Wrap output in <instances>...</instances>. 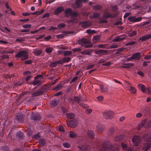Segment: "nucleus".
Segmentation results:
<instances>
[{"mask_svg":"<svg viewBox=\"0 0 151 151\" xmlns=\"http://www.w3.org/2000/svg\"><path fill=\"white\" fill-rule=\"evenodd\" d=\"M119 149L118 145H113L110 141L106 140L102 143L99 151H118Z\"/></svg>","mask_w":151,"mask_h":151,"instance_id":"1","label":"nucleus"},{"mask_svg":"<svg viewBox=\"0 0 151 151\" xmlns=\"http://www.w3.org/2000/svg\"><path fill=\"white\" fill-rule=\"evenodd\" d=\"M65 17H68L70 16V19L67 22L68 24L77 23L78 22V14L77 12H72V9L71 8H68L65 10Z\"/></svg>","mask_w":151,"mask_h":151,"instance_id":"2","label":"nucleus"},{"mask_svg":"<svg viewBox=\"0 0 151 151\" xmlns=\"http://www.w3.org/2000/svg\"><path fill=\"white\" fill-rule=\"evenodd\" d=\"M144 139L146 141L149 142L144 144L142 149L145 151H147L151 147L150 143L149 142L151 141V134H150L145 135L144 136Z\"/></svg>","mask_w":151,"mask_h":151,"instance_id":"3","label":"nucleus"},{"mask_svg":"<svg viewBox=\"0 0 151 151\" xmlns=\"http://www.w3.org/2000/svg\"><path fill=\"white\" fill-rule=\"evenodd\" d=\"M28 52L25 50H21L19 51L15 55L16 58H22L21 60H24L27 59L28 58Z\"/></svg>","mask_w":151,"mask_h":151,"instance_id":"4","label":"nucleus"},{"mask_svg":"<svg viewBox=\"0 0 151 151\" xmlns=\"http://www.w3.org/2000/svg\"><path fill=\"white\" fill-rule=\"evenodd\" d=\"M151 126L150 123H147L145 120L142 121L141 123L139 124L137 126V128L138 130H140L142 127H144L145 128H149Z\"/></svg>","mask_w":151,"mask_h":151,"instance_id":"5","label":"nucleus"},{"mask_svg":"<svg viewBox=\"0 0 151 151\" xmlns=\"http://www.w3.org/2000/svg\"><path fill=\"white\" fill-rule=\"evenodd\" d=\"M104 117L106 119H109L112 118L113 116V112L111 111H105L103 113Z\"/></svg>","mask_w":151,"mask_h":151,"instance_id":"6","label":"nucleus"},{"mask_svg":"<svg viewBox=\"0 0 151 151\" xmlns=\"http://www.w3.org/2000/svg\"><path fill=\"white\" fill-rule=\"evenodd\" d=\"M15 118L19 122L22 123L24 120V116L20 113H18L17 114Z\"/></svg>","mask_w":151,"mask_h":151,"instance_id":"7","label":"nucleus"},{"mask_svg":"<svg viewBox=\"0 0 151 151\" xmlns=\"http://www.w3.org/2000/svg\"><path fill=\"white\" fill-rule=\"evenodd\" d=\"M132 142L135 146H137L140 142V137L139 136L135 135L132 139Z\"/></svg>","mask_w":151,"mask_h":151,"instance_id":"8","label":"nucleus"},{"mask_svg":"<svg viewBox=\"0 0 151 151\" xmlns=\"http://www.w3.org/2000/svg\"><path fill=\"white\" fill-rule=\"evenodd\" d=\"M142 19L141 17H136L135 16H130L128 18V20L131 22H140Z\"/></svg>","mask_w":151,"mask_h":151,"instance_id":"9","label":"nucleus"},{"mask_svg":"<svg viewBox=\"0 0 151 151\" xmlns=\"http://www.w3.org/2000/svg\"><path fill=\"white\" fill-rule=\"evenodd\" d=\"M67 126L69 127H74L77 125V122L76 120L73 119L70 121H68L66 122Z\"/></svg>","mask_w":151,"mask_h":151,"instance_id":"10","label":"nucleus"},{"mask_svg":"<svg viewBox=\"0 0 151 151\" xmlns=\"http://www.w3.org/2000/svg\"><path fill=\"white\" fill-rule=\"evenodd\" d=\"M63 35L60 34L56 35V37L58 39H63L64 37V35H66L68 34H72L73 33L72 31H63Z\"/></svg>","mask_w":151,"mask_h":151,"instance_id":"11","label":"nucleus"},{"mask_svg":"<svg viewBox=\"0 0 151 151\" xmlns=\"http://www.w3.org/2000/svg\"><path fill=\"white\" fill-rule=\"evenodd\" d=\"M40 116L37 112H33L31 117V119L32 120H36L40 119Z\"/></svg>","mask_w":151,"mask_h":151,"instance_id":"12","label":"nucleus"},{"mask_svg":"<svg viewBox=\"0 0 151 151\" xmlns=\"http://www.w3.org/2000/svg\"><path fill=\"white\" fill-rule=\"evenodd\" d=\"M80 25L83 27L86 28L91 25V23L89 21H84L80 22Z\"/></svg>","mask_w":151,"mask_h":151,"instance_id":"13","label":"nucleus"},{"mask_svg":"<svg viewBox=\"0 0 151 151\" xmlns=\"http://www.w3.org/2000/svg\"><path fill=\"white\" fill-rule=\"evenodd\" d=\"M132 58L133 60H138L141 58V55L140 52H137L133 54L132 55Z\"/></svg>","mask_w":151,"mask_h":151,"instance_id":"14","label":"nucleus"},{"mask_svg":"<svg viewBox=\"0 0 151 151\" xmlns=\"http://www.w3.org/2000/svg\"><path fill=\"white\" fill-rule=\"evenodd\" d=\"M103 18L105 19H107L109 18H112L113 17L112 16L111 13L106 11L104 12L103 14Z\"/></svg>","mask_w":151,"mask_h":151,"instance_id":"15","label":"nucleus"},{"mask_svg":"<svg viewBox=\"0 0 151 151\" xmlns=\"http://www.w3.org/2000/svg\"><path fill=\"white\" fill-rule=\"evenodd\" d=\"M125 38V36L124 35H121L114 38L113 41L114 42H120L124 40Z\"/></svg>","mask_w":151,"mask_h":151,"instance_id":"16","label":"nucleus"},{"mask_svg":"<svg viewBox=\"0 0 151 151\" xmlns=\"http://www.w3.org/2000/svg\"><path fill=\"white\" fill-rule=\"evenodd\" d=\"M88 42L89 40H87L86 38H83L78 40V42L79 44L84 46L85 44L88 43Z\"/></svg>","mask_w":151,"mask_h":151,"instance_id":"17","label":"nucleus"},{"mask_svg":"<svg viewBox=\"0 0 151 151\" xmlns=\"http://www.w3.org/2000/svg\"><path fill=\"white\" fill-rule=\"evenodd\" d=\"M92 52V50L90 49L84 50L83 51L80 52V53L83 55H91Z\"/></svg>","mask_w":151,"mask_h":151,"instance_id":"18","label":"nucleus"},{"mask_svg":"<svg viewBox=\"0 0 151 151\" xmlns=\"http://www.w3.org/2000/svg\"><path fill=\"white\" fill-rule=\"evenodd\" d=\"M151 38V34H149L140 37L138 40V41L141 40L142 41H145L146 40Z\"/></svg>","mask_w":151,"mask_h":151,"instance_id":"19","label":"nucleus"},{"mask_svg":"<svg viewBox=\"0 0 151 151\" xmlns=\"http://www.w3.org/2000/svg\"><path fill=\"white\" fill-rule=\"evenodd\" d=\"M64 10V8L63 6H60L56 8L55 10L54 14L56 15H58L59 13Z\"/></svg>","mask_w":151,"mask_h":151,"instance_id":"20","label":"nucleus"},{"mask_svg":"<svg viewBox=\"0 0 151 151\" xmlns=\"http://www.w3.org/2000/svg\"><path fill=\"white\" fill-rule=\"evenodd\" d=\"M59 100L57 99H54L51 101L50 104L51 106L55 107L57 106L59 103Z\"/></svg>","mask_w":151,"mask_h":151,"instance_id":"21","label":"nucleus"},{"mask_svg":"<svg viewBox=\"0 0 151 151\" xmlns=\"http://www.w3.org/2000/svg\"><path fill=\"white\" fill-rule=\"evenodd\" d=\"M43 93V91L40 89H38L32 93L33 96H36L41 95Z\"/></svg>","mask_w":151,"mask_h":151,"instance_id":"22","label":"nucleus"},{"mask_svg":"<svg viewBox=\"0 0 151 151\" xmlns=\"http://www.w3.org/2000/svg\"><path fill=\"white\" fill-rule=\"evenodd\" d=\"M138 87L139 89L141 90V91L143 93L146 92V88L145 86L143 84H139L138 85Z\"/></svg>","mask_w":151,"mask_h":151,"instance_id":"23","label":"nucleus"},{"mask_svg":"<svg viewBox=\"0 0 151 151\" xmlns=\"http://www.w3.org/2000/svg\"><path fill=\"white\" fill-rule=\"evenodd\" d=\"M30 84L33 85L34 86L36 85L39 86L41 85V82L40 80H34L30 83Z\"/></svg>","mask_w":151,"mask_h":151,"instance_id":"24","label":"nucleus"},{"mask_svg":"<svg viewBox=\"0 0 151 151\" xmlns=\"http://www.w3.org/2000/svg\"><path fill=\"white\" fill-rule=\"evenodd\" d=\"M108 51L104 50H99L96 52L97 54H101L102 55H105L107 54Z\"/></svg>","mask_w":151,"mask_h":151,"instance_id":"25","label":"nucleus"},{"mask_svg":"<svg viewBox=\"0 0 151 151\" xmlns=\"http://www.w3.org/2000/svg\"><path fill=\"white\" fill-rule=\"evenodd\" d=\"M74 99L76 103L80 105V102L82 101L81 97V96H75L74 97Z\"/></svg>","mask_w":151,"mask_h":151,"instance_id":"26","label":"nucleus"},{"mask_svg":"<svg viewBox=\"0 0 151 151\" xmlns=\"http://www.w3.org/2000/svg\"><path fill=\"white\" fill-rule=\"evenodd\" d=\"M87 135L89 138L93 139L94 137V134L92 131L89 130L88 131Z\"/></svg>","mask_w":151,"mask_h":151,"instance_id":"27","label":"nucleus"},{"mask_svg":"<svg viewBox=\"0 0 151 151\" xmlns=\"http://www.w3.org/2000/svg\"><path fill=\"white\" fill-rule=\"evenodd\" d=\"M104 129L103 126L102 124H100L97 127V131L99 133H101L103 131Z\"/></svg>","mask_w":151,"mask_h":151,"instance_id":"28","label":"nucleus"},{"mask_svg":"<svg viewBox=\"0 0 151 151\" xmlns=\"http://www.w3.org/2000/svg\"><path fill=\"white\" fill-rule=\"evenodd\" d=\"M100 87L101 92H105L107 91L108 87L107 86L103 85H101Z\"/></svg>","mask_w":151,"mask_h":151,"instance_id":"29","label":"nucleus"},{"mask_svg":"<svg viewBox=\"0 0 151 151\" xmlns=\"http://www.w3.org/2000/svg\"><path fill=\"white\" fill-rule=\"evenodd\" d=\"M69 137L71 138H74L76 137L77 136V134L76 133L72 132L69 131Z\"/></svg>","mask_w":151,"mask_h":151,"instance_id":"30","label":"nucleus"},{"mask_svg":"<svg viewBox=\"0 0 151 151\" xmlns=\"http://www.w3.org/2000/svg\"><path fill=\"white\" fill-rule=\"evenodd\" d=\"M16 136L17 138H19L20 139H22L23 138V133L21 131L18 132L17 133Z\"/></svg>","mask_w":151,"mask_h":151,"instance_id":"31","label":"nucleus"},{"mask_svg":"<svg viewBox=\"0 0 151 151\" xmlns=\"http://www.w3.org/2000/svg\"><path fill=\"white\" fill-rule=\"evenodd\" d=\"M134 64L132 63H125L124 64V66H122V67L124 68H128L132 66Z\"/></svg>","mask_w":151,"mask_h":151,"instance_id":"32","label":"nucleus"},{"mask_svg":"<svg viewBox=\"0 0 151 151\" xmlns=\"http://www.w3.org/2000/svg\"><path fill=\"white\" fill-rule=\"evenodd\" d=\"M82 2L81 0H76L75 1L76 6L78 8L81 7L82 6Z\"/></svg>","mask_w":151,"mask_h":151,"instance_id":"33","label":"nucleus"},{"mask_svg":"<svg viewBox=\"0 0 151 151\" xmlns=\"http://www.w3.org/2000/svg\"><path fill=\"white\" fill-rule=\"evenodd\" d=\"M53 50V48L49 47L46 48L45 49V51L47 53H50Z\"/></svg>","mask_w":151,"mask_h":151,"instance_id":"34","label":"nucleus"},{"mask_svg":"<svg viewBox=\"0 0 151 151\" xmlns=\"http://www.w3.org/2000/svg\"><path fill=\"white\" fill-rule=\"evenodd\" d=\"M66 116L69 119H72L75 117V115L74 114L71 113L66 114Z\"/></svg>","mask_w":151,"mask_h":151,"instance_id":"35","label":"nucleus"},{"mask_svg":"<svg viewBox=\"0 0 151 151\" xmlns=\"http://www.w3.org/2000/svg\"><path fill=\"white\" fill-rule=\"evenodd\" d=\"M66 24L62 23L59 24L57 26L58 29H60L61 28H64L66 26Z\"/></svg>","mask_w":151,"mask_h":151,"instance_id":"36","label":"nucleus"},{"mask_svg":"<svg viewBox=\"0 0 151 151\" xmlns=\"http://www.w3.org/2000/svg\"><path fill=\"white\" fill-rule=\"evenodd\" d=\"M125 48L123 47L119 49H118L117 50H115L116 51L115 52V53L116 54H117L119 53H120L121 52L123 51V50H124Z\"/></svg>","mask_w":151,"mask_h":151,"instance_id":"37","label":"nucleus"},{"mask_svg":"<svg viewBox=\"0 0 151 151\" xmlns=\"http://www.w3.org/2000/svg\"><path fill=\"white\" fill-rule=\"evenodd\" d=\"M63 145L64 147L66 148H69L71 147V144L70 143L67 142L63 143Z\"/></svg>","mask_w":151,"mask_h":151,"instance_id":"38","label":"nucleus"},{"mask_svg":"<svg viewBox=\"0 0 151 151\" xmlns=\"http://www.w3.org/2000/svg\"><path fill=\"white\" fill-rule=\"evenodd\" d=\"M100 39V37L99 35L94 36L93 38V42H96L97 41L99 40Z\"/></svg>","mask_w":151,"mask_h":151,"instance_id":"39","label":"nucleus"},{"mask_svg":"<svg viewBox=\"0 0 151 151\" xmlns=\"http://www.w3.org/2000/svg\"><path fill=\"white\" fill-rule=\"evenodd\" d=\"M63 87V85L62 84H60L55 86L53 89V90H60Z\"/></svg>","mask_w":151,"mask_h":151,"instance_id":"40","label":"nucleus"},{"mask_svg":"<svg viewBox=\"0 0 151 151\" xmlns=\"http://www.w3.org/2000/svg\"><path fill=\"white\" fill-rule=\"evenodd\" d=\"M101 6L100 5H95L93 6V9L94 10H97L101 9Z\"/></svg>","mask_w":151,"mask_h":151,"instance_id":"41","label":"nucleus"},{"mask_svg":"<svg viewBox=\"0 0 151 151\" xmlns=\"http://www.w3.org/2000/svg\"><path fill=\"white\" fill-rule=\"evenodd\" d=\"M72 52L70 51L69 50L64 51L63 54L65 56L71 55Z\"/></svg>","mask_w":151,"mask_h":151,"instance_id":"42","label":"nucleus"},{"mask_svg":"<svg viewBox=\"0 0 151 151\" xmlns=\"http://www.w3.org/2000/svg\"><path fill=\"white\" fill-rule=\"evenodd\" d=\"M42 53V51L39 50H37L34 52V53L36 56H39Z\"/></svg>","mask_w":151,"mask_h":151,"instance_id":"43","label":"nucleus"},{"mask_svg":"<svg viewBox=\"0 0 151 151\" xmlns=\"http://www.w3.org/2000/svg\"><path fill=\"white\" fill-rule=\"evenodd\" d=\"M84 46L86 47L89 48L92 47L93 46V45L92 44L90 43V42L89 40V42L88 43L85 44Z\"/></svg>","mask_w":151,"mask_h":151,"instance_id":"44","label":"nucleus"},{"mask_svg":"<svg viewBox=\"0 0 151 151\" xmlns=\"http://www.w3.org/2000/svg\"><path fill=\"white\" fill-rule=\"evenodd\" d=\"M122 137L120 135L116 136L115 138L116 141H120L122 139Z\"/></svg>","mask_w":151,"mask_h":151,"instance_id":"45","label":"nucleus"},{"mask_svg":"<svg viewBox=\"0 0 151 151\" xmlns=\"http://www.w3.org/2000/svg\"><path fill=\"white\" fill-rule=\"evenodd\" d=\"M64 62L68 63L69 62L71 59V58L70 57H65L63 58Z\"/></svg>","mask_w":151,"mask_h":151,"instance_id":"46","label":"nucleus"},{"mask_svg":"<svg viewBox=\"0 0 151 151\" xmlns=\"http://www.w3.org/2000/svg\"><path fill=\"white\" fill-rule=\"evenodd\" d=\"M32 25L31 24H25L22 25V27L24 28H31Z\"/></svg>","mask_w":151,"mask_h":151,"instance_id":"47","label":"nucleus"},{"mask_svg":"<svg viewBox=\"0 0 151 151\" xmlns=\"http://www.w3.org/2000/svg\"><path fill=\"white\" fill-rule=\"evenodd\" d=\"M39 143L40 144L43 146L45 145V142L43 139H41L40 140Z\"/></svg>","mask_w":151,"mask_h":151,"instance_id":"48","label":"nucleus"},{"mask_svg":"<svg viewBox=\"0 0 151 151\" xmlns=\"http://www.w3.org/2000/svg\"><path fill=\"white\" fill-rule=\"evenodd\" d=\"M104 97L102 96H99L97 97V100L99 102H101L104 99Z\"/></svg>","mask_w":151,"mask_h":151,"instance_id":"49","label":"nucleus"},{"mask_svg":"<svg viewBox=\"0 0 151 151\" xmlns=\"http://www.w3.org/2000/svg\"><path fill=\"white\" fill-rule=\"evenodd\" d=\"M136 32L135 31H133L132 32L129 33V37H132L136 34Z\"/></svg>","mask_w":151,"mask_h":151,"instance_id":"50","label":"nucleus"},{"mask_svg":"<svg viewBox=\"0 0 151 151\" xmlns=\"http://www.w3.org/2000/svg\"><path fill=\"white\" fill-rule=\"evenodd\" d=\"M129 91L133 94H135L136 93V89L133 87H131L129 89Z\"/></svg>","mask_w":151,"mask_h":151,"instance_id":"51","label":"nucleus"},{"mask_svg":"<svg viewBox=\"0 0 151 151\" xmlns=\"http://www.w3.org/2000/svg\"><path fill=\"white\" fill-rule=\"evenodd\" d=\"M80 105L85 109H87L88 108V106L87 104L84 103H81L80 104Z\"/></svg>","mask_w":151,"mask_h":151,"instance_id":"52","label":"nucleus"},{"mask_svg":"<svg viewBox=\"0 0 151 151\" xmlns=\"http://www.w3.org/2000/svg\"><path fill=\"white\" fill-rule=\"evenodd\" d=\"M107 45L106 44H100L98 45V47L99 48H107L108 47H106Z\"/></svg>","mask_w":151,"mask_h":151,"instance_id":"53","label":"nucleus"},{"mask_svg":"<svg viewBox=\"0 0 151 151\" xmlns=\"http://www.w3.org/2000/svg\"><path fill=\"white\" fill-rule=\"evenodd\" d=\"M81 50V49H80V48H73L72 49V51L74 52H78Z\"/></svg>","mask_w":151,"mask_h":151,"instance_id":"54","label":"nucleus"},{"mask_svg":"<svg viewBox=\"0 0 151 151\" xmlns=\"http://www.w3.org/2000/svg\"><path fill=\"white\" fill-rule=\"evenodd\" d=\"M146 92L149 94H151V88L148 87L146 88Z\"/></svg>","mask_w":151,"mask_h":151,"instance_id":"55","label":"nucleus"},{"mask_svg":"<svg viewBox=\"0 0 151 151\" xmlns=\"http://www.w3.org/2000/svg\"><path fill=\"white\" fill-rule=\"evenodd\" d=\"M118 47L117 45L115 44H113L111 45L109 47H108V49L116 48Z\"/></svg>","mask_w":151,"mask_h":151,"instance_id":"56","label":"nucleus"},{"mask_svg":"<svg viewBox=\"0 0 151 151\" xmlns=\"http://www.w3.org/2000/svg\"><path fill=\"white\" fill-rule=\"evenodd\" d=\"M137 74L142 77H143L144 76L143 73L140 70H138L137 72Z\"/></svg>","mask_w":151,"mask_h":151,"instance_id":"57","label":"nucleus"},{"mask_svg":"<svg viewBox=\"0 0 151 151\" xmlns=\"http://www.w3.org/2000/svg\"><path fill=\"white\" fill-rule=\"evenodd\" d=\"M32 62V61L31 60H25L24 63L26 64H30Z\"/></svg>","mask_w":151,"mask_h":151,"instance_id":"58","label":"nucleus"},{"mask_svg":"<svg viewBox=\"0 0 151 151\" xmlns=\"http://www.w3.org/2000/svg\"><path fill=\"white\" fill-rule=\"evenodd\" d=\"M40 137V136L39 134H37L33 135V138L35 139H37Z\"/></svg>","mask_w":151,"mask_h":151,"instance_id":"59","label":"nucleus"},{"mask_svg":"<svg viewBox=\"0 0 151 151\" xmlns=\"http://www.w3.org/2000/svg\"><path fill=\"white\" fill-rule=\"evenodd\" d=\"M59 131L64 132L65 131L62 126H60L58 127Z\"/></svg>","mask_w":151,"mask_h":151,"instance_id":"60","label":"nucleus"},{"mask_svg":"<svg viewBox=\"0 0 151 151\" xmlns=\"http://www.w3.org/2000/svg\"><path fill=\"white\" fill-rule=\"evenodd\" d=\"M111 61H109L102 64V65L109 66L111 65Z\"/></svg>","mask_w":151,"mask_h":151,"instance_id":"61","label":"nucleus"},{"mask_svg":"<svg viewBox=\"0 0 151 151\" xmlns=\"http://www.w3.org/2000/svg\"><path fill=\"white\" fill-rule=\"evenodd\" d=\"M144 58L146 60H149L151 58V55H145Z\"/></svg>","mask_w":151,"mask_h":151,"instance_id":"62","label":"nucleus"},{"mask_svg":"<svg viewBox=\"0 0 151 151\" xmlns=\"http://www.w3.org/2000/svg\"><path fill=\"white\" fill-rule=\"evenodd\" d=\"M1 58L3 59L9 58V56L7 55H3L1 56Z\"/></svg>","mask_w":151,"mask_h":151,"instance_id":"63","label":"nucleus"},{"mask_svg":"<svg viewBox=\"0 0 151 151\" xmlns=\"http://www.w3.org/2000/svg\"><path fill=\"white\" fill-rule=\"evenodd\" d=\"M121 145H122V148L123 149H125L127 147V145L126 144H124L123 142L122 143Z\"/></svg>","mask_w":151,"mask_h":151,"instance_id":"64","label":"nucleus"}]
</instances>
